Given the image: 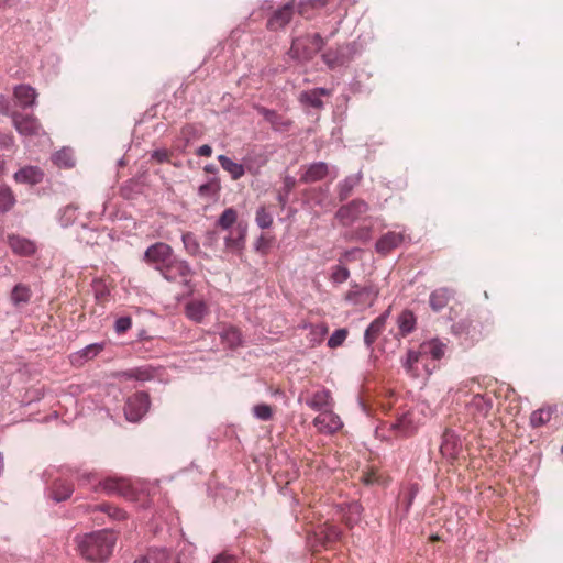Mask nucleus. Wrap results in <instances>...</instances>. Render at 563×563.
<instances>
[{
  "instance_id": "obj_1",
  "label": "nucleus",
  "mask_w": 563,
  "mask_h": 563,
  "mask_svg": "<svg viewBox=\"0 0 563 563\" xmlns=\"http://www.w3.org/2000/svg\"><path fill=\"white\" fill-rule=\"evenodd\" d=\"M77 550L82 559L91 563H104L112 555L117 534L111 529H101L77 536Z\"/></svg>"
},
{
  "instance_id": "obj_2",
  "label": "nucleus",
  "mask_w": 563,
  "mask_h": 563,
  "mask_svg": "<svg viewBox=\"0 0 563 563\" xmlns=\"http://www.w3.org/2000/svg\"><path fill=\"white\" fill-rule=\"evenodd\" d=\"M325 42L319 33L305 34L292 40L287 55L299 63H307L323 48Z\"/></svg>"
},
{
  "instance_id": "obj_3",
  "label": "nucleus",
  "mask_w": 563,
  "mask_h": 563,
  "mask_svg": "<svg viewBox=\"0 0 563 563\" xmlns=\"http://www.w3.org/2000/svg\"><path fill=\"white\" fill-rule=\"evenodd\" d=\"M173 247L165 242H155L144 252L142 261L154 269L159 271L162 275L168 268L174 256Z\"/></svg>"
},
{
  "instance_id": "obj_4",
  "label": "nucleus",
  "mask_w": 563,
  "mask_h": 563,
  "mask_svg": "<svg viewBox=\"0 0 563 563\" xmlns=\"http://www.w3.org/2000/svg\"><path fill=\"white\" fill-rule=\"evenodd\" d=\"M357 53L356 42L339 45L336 48H329L322 54V60L330 68L345 66L351 63Z\"/></svg>"
},
{
  "instance_id": "obj_5",
  "label": "nucleus",
  "mask_w": 563,
  "mask_h": 563,
  "mask_svg": "<svg viewBox=\"0 0 563 563\" xmlns=\"http://www.w3.org/2000/svg\"><path fill=\"white\" fill-rule=\"evenodd\" d=\"M150 395L146 391H136L128 397L124 405V416L130 422H139L148 411Z\"/></svg>"
},
{
  "instance_id": "obj_6",
  "label": "nucleus",
  "mask_w": 563,
  "mask_h": 563,
  "mask_svg": "<svg viewBox=\"0 0 563 563\" xmlns=\"http://www.w3.org/2000/svg\"><path fill=\"white\" fill-rule=\"evenodd\" d=\"M296 14V0H290L272 11L266 21V30L279 32L286 29Z\"/></svg>"
},
{
  "instance_id": "obj_7",
  "label": "nucleus",
  "mask_w": 563,
  "mask_h": 563,
  "mask_svg": "<svg viewBox=\"0 0 563 563\" xmlns=\"http://www.w3.org/2000/svg\"><path fill=\"white\" fill-rule=\"evenodd\" d=\"M379 295V289L372 283L363 287L352 284L351 289L345 294V300L355 306L366 305L372 307Z\"/></svg>"
},
{
  "instance_id": "obj_8",
  "label": "nucleus",
  "mask_w": 563,
  "mask_h": 563,
  "mask_svg": "<svg viewBox=\"0 0 563 563\" xmlns=\"http://www.w3.org/2000/svg\"><path fill=\"white\" fill-rule=\"evenodd\" d=\"M11 119L18 133L23 136H37L42 131V124L33 114H24L13 111L11 113Z\"/></svg>"
},
{
  "instance_id": "obj_9",
  "label": "nucleus",
  "mask_w": 563,
  "mask_h": 563,
  "mask_svg": "<svg viewBox=\"0 0 563 563\" xmlns=\"http://www.w3.org/2000/svg\"><path fill=\"white\" fill-rule=\"evenodd\" d=\"M95 492H104L108 495H118L126 499L134 498V489L122 478L108 477L100 481L93 488Z\"/></svg>"
},
{
  "instance_id": "obj_10",
  "label": "nucleus",
  "mask_w": 563,
  "mask_h": 563,
  "mask_svg": "<svg viewBox=\"0 0 563 563\" xmlns=\"http://www.w3.org/2000/svg\"><path fill=\"white\" fill-rule=\"evenodd\" d=\"M368 210V203L363 199H353L346 205L341 206L336 212L335 218L343 224H350L357 220L363 213Z\"/></svg>"
},
{
  "instance_id": "obj_11",
  "label": "nucleus",
  "mask_w": 563,
  "mask_h": 563,
  "mask_svg": "<svg viewBox=\"0 0 563 563\" xmlns=\"http://www.w3.org/2000/svg\"><path fill=\"white\" fill-rule=\"evenodd\" d=\"M462 451V441L460 437L451 429H445L442 434L440 452L443 457L453 462L459 457Z\"/></svg>"
},
{
  "instance_id": "obj_12",
  "label": "nucleus",
  "mask_w": 563,
  "mask_h": 563,
  "mask_svg": "<svg viewBox=\"0 0 563 563\" xmlns=\"http://www.w3.org/2000/svg\"><path fill=\"white\" fill-rule=\"evenodd\" d=\"M331 95V91L323 87H318L309 90H302L298 96L299 103L305 109H316V110H322L324 108V102L321 99V97H329Z\"/></svg>"
},
{
  "instance_id": "obj_13",
  "label": "nucleus",
  "mask_w": 563,
  "mask_h": 563,
  "mask_svg": "<svg viewBox=\"0 0 563 563\" xmlns=\"http://www.w3.org/2000/svg\"><path fill=\"white\" fill-rule=\"evenodd\" d=\"M255 110L276 132H288L292 126V121L290 119L285 118L273 109H268L263 106H255Z\"/></svg>"
},
{
  "instance_id": "obj_14",
  "label": "nucleus",
  "mask_w": 563,
  "mask_h": 563,
  "mask_svg": "<svg viewBox=\"0 0 563 563\" xmlns=\"http://www.w3.org/2000/svg\"><path fill=\"white\" fill-rule=\"evenodd\" d=\"M246 233L247 223L243 221L238 222L234 231L224 238L225 247L232 252L242 253L245 249Z\"/></svg>"
},
{
  "instance_id": "obj_15",
  "label": "nucleus",
  "mask_w": 563,
  "mask_h": 563,
  "mask_svg": "<svg viewBox=\"0 0 563 563\" xmlns=\"http://www.w3.org/2000/svg\"><path fill=\"white\" fill-rule=\"evenodd\" d=\"M195 274L190 264L183 258H178L176 255L173 256L172 263L168 264V268L165 269L163 277L167 282H176L177 276L190 277Z\"/></svg>"
},
{
  "instance_id": "obj_16",
  "label": "nucleus",
  "mask_w": 563,
  "mask_h": 563,
  "mask_svg": "<svg viewBox=\"0 0 563 563\" xmlns=\"http://www.w3.org/2000/svg\"><path fill=\"white\" fill-rule=\"evenodd\" d=\"M13 178L20 184L37 185L43 181L44 172L38 166L27 165L16 170Z\"/></svg>"
},
{
  "instance_id": "obj_17",
  "label": "nucleus",
  "mask_w": 563,
  "mask_h": 563,
  "mask_svg": "<svg viewBox=\"0 0 563 563\" xmlns=\"http://www.w3.org/2000/svg\"><path fill=\"white\" fill-rule=\"evenodd\" d=\"M8 243L12 252L20 256H31L36 252V245L33 241L18 234H9Z\"/></svg>"
},
{
  "instance_id": "obj_18",
  "label": "nucleus",
  "mask_w": 563,
  "mask_h": 563,
  "mask_svg": "<svg viewBox=\"0 0 563 563\" xmlns=\"http://www.w3.org/2000/svg\"><path fill=\"white\" fill-rule=\"evenodd\" d=\"M106 347V342H97L85 346L78 352L70 355V362L73 365L81 366L89 360L95 358Z\"/></svg>"
},
{
  "instance_id": "obj_19",
  "label": "nucleus",
  "mask_w": 563,
  "mask_h": 563,
  "mask_svg": "<svg viewBox=\"0 0 563 563\" xmlns=\"http://www.w3.org/2000/svg\"><path fill=\"white\" fill-rule=\"evenodd\" d=\"M404 236L400 233H396L394 231H389L383 234L377 242L375 243V251L383 256H386L394 249L400 245Z\"/></svg>"
},
{
  "instance_id": "obj_20",
  "label": "nucleus",
  "mask_w": 563,
  "mask_h": 563,
  "mask_svg": "<svg viewBox=\"0 0 563 563\" xmlns=\"http://www.w3.org/2000/svg\"><path fill=\"white\" fill-rule=\"evenodd\" d=\"M391 429L397 432L400 437H410L416 433L418 426L415 422L413 413L407 411L396 419L391 423Z\"/></svg>"
},
{
  "instance_id": "obj_21",
  "label": "nucleus",
  "mask_w": 563,
  "mask_h": 563,
  "mask_svg": "<svg viewBox=\"0 0 563 563\" xmlns=\"http://www.w3.org/2000/svg\"><path fill=\"white\" fill-rule=\"evenodd\" d=\"M329 174V167L325 162H316L308 166L301 175L300 181L311 184L324 179Z\"/></svg>"
},
{
  "instance_id": "obj_22",
  "label": "nucleus",
  "mask_w": 563,
  "mask_h": 563,
  "mask_svg": "<svg viewBox=\"0 0 563 563\" xmlns=\"http://www.w3.org/2000/svg\"><path fill=\"white\" fill-rule=\"evenodd\" d=\"M74 493V485L64 479H55L49 488L48 497L55 503H62L70 498Z\"/></svg>"
},
{
  "instance_id": "obj_23",
  "label": "nucleus",
  "mask_w": 563,
  "mask_h": 563,
  "mask_svg": "<svg viewBox=\"0 0 563 563\" xmlns=\"http://www.w3.org/2000/svg\"><path fill=\"white\" fill-rule=\"evenodd\" d=\"M13 96L22 108H29L35 104L37 92L30 85H18L14 87Z\"/></svg>"
},
{
  "instance_id": "obj_24",
  "label": "nucleus",
  "mask_w": 563,
  "mask_h": 563,
  "mask_svg": "<svg viewBox=\"0 0 563 563\" xmlns=\"http://www.w3.org/2000/svg\"><path fill=\"white\" fill-rule=\"evenodd\" d=\"M117 376L126 380L135 379L140 382H146L154 378L155 368L152 366H141L128 371H122L118 373Z\"/></svg>"
},
{
  "instance_id": "obj_25",
  "label": "nucleus",
  "mask_w": 563,
  "mask_h": 563,
  "mask_svg": "<svg viewBox=\"0 0 563 563\" xmlns=\"http://www.w3.org/2000/svg\"><path fill=\"white\" fill-rule=\"evenodd\" d=\"M362 174L346 176L338 185V198L341 202L345 201L353 192L354 188L361 183Z\"/></svg>"
},
{
  "instance_id": "obj_26",
  "label": "nucleus",
  "mask_w": 563,
  "mask_h": 563,
  "mask_svg": "<svg viewBox=\"0 0 563 563\" xmlns=\"http://www.w3.org/2000/svg\"><path fill=\"white\" fill-rule=\"evenodd\" d=\"M399 335L405 338L412 333L416 329L417 318L413 311L405 309L397 318Z\"/></svg>"
},
{
  "instance_id": "obj_27",
  "label": "nucleus",
  "mask_w": 563,
  "mask_h": 563,
  "mask_svg": "<svg viewBox=\"0 0 563 563\" xmlns=\"http://www.w3.org/2000/svg\"><path fill=\"white\" fill-rule=\"evenodd\" d=\"M218 162L221 167L231 175L233 180H238L245 174V167L243 164L236 163L224 154L218 156Z\"/></svg>"
},
{
  "instance_id": "obj_28",
  "label": "nucleus",
  "mask_w": 563,
  "mask_h": 563,
  "mask_svg": "<svg viewBox=\"0 0 563 563\" xmlns=\"http://www.w3.org/2000/svg\"><path fill=\"white\" fill-rule=\"evenodd\" d=\"M331 393L328 389L316 391L311 399L306 400L308 407L316 411H328L330 409Z\"/></svg>"
},
{
  "instance_id": "obj_29",
  "label": "nucleus",
  "mask_w": 563,
  "mask_h": 563,
  "mask_svg": "<svg viewBox=\"0 0 563 563\" xmlns=\"http://www.w3.org/2000/svg\"><path fill=\"white\" fill-rule=\"evenodd\" d=\"M221 180L219 177L213 176L208 179L205 184L198 187V195L201 198L217 199L221 191Z\"/></svg>"
},
{
  "instance_id": "obj_30",
  "label": "nucleus",
  "mask_w": 563,
  "mask_h": 563,
  "mask_svg": "<svg viewBox=\"0 0 563 563\" xmlns=\"http://www.w3.org/2000/svg\"><path fill=\"white\" fill-rule=\"evenodd\" d=\"M444 351L445 344L437 338L420 344V353L422 355H430L433 360L437 361L444 356Z\"/></svg>"
},
{
  "instance_id": "obj_31",
  "label": "nucleus",
  "mask_w": 563,
  "mask_h": 563,
  "mask_svg": "<svg viewBox=\"0 0 563 563\" xmlns=\"http://www.w3.org/2000/svg\"><path fill=\"white\" fill-rule=\"evenodd\" d=\"M220 339L229 349L234 350L243 343L242 333L236 327H229L220 332Z\"/></svg>"
},
{
  "instance_id": "obj_32",
  "label": "nucleus",
  "mask_w": 563,
  "mask_h": 563,
  "mask_svg": "<svg viewBox=\"0 0 563 563\" xmlns=\"http://www.w3.org/2000/svg\"><path fill=\"white\" fill-rule=\"evenodd\" d=\"M32 291L27 285L16 284L10 295L13 306L20 307L31 300Z\"/></svg>"
},
{
  "instance_id": "obj_33",
  "label": "nucleus",
  "mask_w": 563,
  "mask_h": 563,
  "mask_svg": "<svg viewBox=\"0 0 563 563\" xmlns=\"http://www.w3.org/2000/svg\"><path fill=\"white\" fill-rule=\"evenodd\" d=\"M142 184L137 179L131 178L120 187V196L125 200H134L142 194Z\"/></svg>"
},
{
  "instance_id": "obj_34",
  "label": "nucleus",
  "mask_w": 563,
  "mask_h": 563,
  "mask_svg": "<svg viewBox=\"0 0 563 563\" xmlns=\"http://www.w3.org/2000/svg\"><path fill=\"white\" fill-rule=\"evenodd\" d=\"M384 329L385 327L375 320H373L371 324L366 328L364 332V344L368 351L373 352L374 343L377 340V338L382 334Z\"/></svg>"
},
{
  "instance_id": "obj_35",
  "label": "nucleus",
  "mask_w": 563,
  "mask_h": 563,
  "mask_svg": "<svg viewBox=\"0 0 563 563\" xmlns=\"http://www.w3.org/2000/svg\"><path fill=\"white\" fill-rule=\"evenodd\" d=\"M181 241L185 250L192 256L200 255L203 258H209L207 253L200 251V244L197 241L195 234L192 232H185L181 235Z\"/></svg>"
},
{
  "instance_id": "obj_36",
  "label": "nucleus",
  "mask_w": 563,
  "mask_h": 563,
  "mask_svg": "<svg viewBox=\"0 0 563 563\" xmlns=\"http://www.w3.org/2000/svg\"><path fill=\"white\" fill-rule=\"evenodd\" d=\"M449 302L448 289L433 290L429 297V305L434 312H440Z\"/></svg>"
},
{
  "instance_id": "obj_37",
  "label": "nucleus",
  "mask_w": 563,
  "mask_h": 563,
  "mask_svg": "<svg viewBox=\"0 0 563 563\" xmlns=\"http://www.w3.org/2000/svg\"><path fill=\"white\" fill-rule=\"evenodd\" d=\"M52 161L56 166L63 168H71L75 166L73 152L68 147H63L62 150L55 152L52 156Z\"/></svg>"
},
{
  "instance_id": "obj_38",
  "label": "nucleus",
  "mask_w": 563,
  "mask_h": 563,
  "mask_svg": "<svg viewBox=\"0 0 563 563\" xmlns=\"http://www.w3.org/2000/svg\"><path fill=\"white\" fill-rule=\"evenodd\" d=\"M451 331L456 336L473 338L475 327L472 319L463 318L452 324Z\"/></svg>"
},
{
  "instance_id": "obj_39",
  "label": "nucleus",
  "mask_w": 563,
  "mask_h": 563,
  "mask_svg": "<svg viewBox=\"0 0 563 563\" xmlns=\"http://www.w3.org/2000/svg\"><path fill=\"white\" fill-rule=\"evenodd\" d=\"M186 316L195 321L201 322L207 313V306L203 301H191L186 305Z\"/></svg>"
},
{
  "instance_id": "obj_40",
  "label": "nucleus",
  "mask_w": 563,
  "mask_h": 563,
  "mask_svg": "<svg viewBox=\"0 0 563 563\" xmlns=\"http://www.w3.org/2000/svg\"><path fill=\"white\" fill-rule=\"evenodd\" d=\"M419 490L420 486L418 483H410L408 487L402 492L400 504L405 516L409 512L411 505L416 496L418 495Z\"/></svg>"
},
{
  "instance_id": "obj_41",
  "label": "nucleus",
  "mask_w": 563,
  "mask_h": 563,
  "mask_svg": "<svg viewBox=\"0 0 563 563\" xmlns=\"http://www.w3.org/2000/svg\"><path fill=\"white\" fill-rule=\"evenodd\" d=\"M15 205V197L11 188L0 185V213H7Z\"/></svg>"
},
{
  "instance_id": "obj_42",
  "label": "nucleus",
  "mask_w": 563,
  "mask_h": 563,
  "mask_svg": "<svg viewBox=\"0 0 563 563\" xmlns=\"http://www.w3.org/2000/svg\"><path fill=\"white\" fill-rule=\"evenodd\" d=\"M238 221V211L234 208H227L216 221V225L222 230H229Z\"/></svg>"
},
{
  "instance_id": "obj_43",
  "label": "nucleus",
  "mask_w": 563,
  "mask_h": 563,
  "mask_svg": "<svg viewBox=\"0 0 563 563\" xmlns=\"http://www.w3.org/2000/svg\"><path fill=\"white\" fill-rule=\"evenodd\" d=\"M363 512V506L358 501L351 503L347 506V512L344 515V522L352 528L360 522Z\"/></svg>"
},
{
  "instance_id": "obj_44",
  "label": "nucleus",
  "mask_w": 563,
  "mask_h": 563,
  "mask_svg": "<svg viewBox=\"0 0 563 563\" xmlns=\"http://www.w3.org/2000/svg\"><path fill=\"white\" fill-rule=\"evenodd\" d=\"M145 558L148 559V563H168L172 554L166 548H154L148 550Z\"/></svg>"
},
{
  "instance_id": "obj_45",
  "label": "nucleus",
  "mask_w": 563,
  "mask_h": 563,
  "mask_svg": "<svg viewBox=\"0 0 563 563\" xmlns=\"http://www.w3.org/2000/svg\"><path fill=\"white\" fill-rule=\"evenodd\" d=\"M472 405L478 413L486 417L493 408V400L485 395L477 394L474 396Z\"/></svg>"
},
{
  "instance_id": "obj_46",
  "label": "nucleus",
  "mask_w": 563,
  "mask_h": 563,
  "mask_svg": "<svg viewBox=\"0 0 563 563\" xmlns=\"http://www.w3.org/2000/svg\"><path fill=\"white\" fill-rule=\"evenodd\" d=\"M552 412H553L552 408L538 409V410L532 411V413L530 416V424L533 428H539L541 426H544L545 423H548L550 421Z\"/></svg>"
},
{
  "instance_id": "obj_47",
  "label": "nucleus",
  "mask_w": 563,
  "mask_h": 563,
  "mask_svg": "<svg viewBox=\"0 0 563 563\" xmlns=\"http://www.w3.org/2000/svg\"><path fill=\"white\" fill-rule=\"evenodd\" d=\"M96 509L108 514L110 518L118 521L124 520L126 518V512L123 509L108 503L97 505Z\"/></svg>"
},
{
  "instance_id": "obj_48",
  "label": "nucleus",
  "mask_w": 563,
  "mask_h": 563,
  "mask_svg": "<svg viewBox=\"0 0 563 563\" xmlns=\"http://www.w3.org/2000/svg\"><path fill=\"white\" fill-rule=\"evenodd\" d=\"M255 222L260 229H268L273 224V216L264 205L260 206L255 213Z\"/></svg>"
},
{
  "instance_id": "obj_49",
  "label": "nucleus",
  "mask_w": 563,
  "mask_h": 563,
  "mask_svg": "<svg viewBox=\"0 0 563 563\" xmlns=\"http://www.w3.org/2000/svg\"><path fill=\"white\" fill-rule=\"evenodd\" d=\"M273 240L274 238H267L261 234L254 242V251L263 256L267 255L272 247Z\"/></svg>"
},
{
  "instance_id": "obj_50",
  "label": "nucleus",
  "mask_w": 563,
  "mask_h": 563,
  "mask_svg": "<svg viewBox=\"0 0 563 563\" xmlns=\"http://www.w3.org/2000/svg\"><path fill=\"white\" fill-rule=\"evenodd\" d=\"M181 135L188 144L191 140L199 139L202 135L201 126L187 123L181 128Z\"/></svg>"
},
{
  "instance_id": "obj_51",
  "label": "nucleus",
  "mask_w": 563,
  "mask_h": 563,
  "mask_svg": "<svg viewBox=\"0 0 563 563\" xmlns=\"http://www.w3.org/2000/svg\"><path fill=\"white\" fill-rule=\"evenodd\" d=\"M347 334H349L347 329H345V328L336 329L328 339V343H327L328 346L330 349H335V347L341 346L343 344V342L345 341Z\"/></svg>"
},
{
  "instance_id": "obj_52",
  "label": "nucleus",
  "mask_w": 563,
  "mask_h": 563,
  "mask_svg": "<svg viewBox=\"0 0 563 563\" xmlns=\"http://www.w3.org/2000/svg\"><path fill=\"white\" fill-rule=\"evenodd\" d=\"M253 413L257 419L268 421L273 417V408L267 404H258L253 407Z\"/></svg>"
},
{
  "instance_id": "obj_53",
  "label": "nucleus",
  "mask_w": 563,
  "mask_h": 563,
  "mask_svg": "<svg viewBox=\"0 0 563 563\" xmlns=\"http://www.w3.org/2000/svg\"><path fill=\"white\" fill-rule=\"evenodd\" d=\"M331 279L335 284H342L346 282L350 277V271L346 266L335 265L332 268Z\"/></svg>"
},
{
  "instance_id": "obj_54",
  "label": "nucleus",
  "mask_w": 563,
  "mask_h": 563,
  "mask_svg": "<svg viewBox=\"0 0 563 563\" xmlns=\"http://www.w3.org/2000/svg\"><path fill=\"white\" fill-rule=\"evenodd\" d=\"M422 354L420 353V350L419 351H415V350H411L409 349L407 351V356L406 358L402 361V366L407 371V372H410L413 367V364L417 363L419 361V357L421 356Z\"/></svg>"
},
{
  "instance_id": "obj_55",
  "label": "nucleus",
  "mask_w": 563,
  "mask_h": 563,
  "mask_svg": "<svg viewBox=\"0 0 563 563\" xmlns=\"http://www.w3.org/2000/svg\"><path fill=\"white\" fill-rule=\"evenodd\" d=\"M132 325V318L130 316H123L115 320L114 330L118 334L125 333Z\"/></svg>"
},
{
  "instance_id": "obj_56",
  "label": "nucleus",
  "mask_w": 563,
  "mask_h": 563,
  "mask_svg": "<svg viewBox=\"0 0 563 563\" xmlns=\"http://www.w3.org/2000/svg\"><path fill=\"white\" fill-rule=\"evenodd\" d=\"M219 240V233L216 230H208L205 233L202 245L208 249H213Z\"/></svg>"
},
{
  "instance_id": "obj_57",
  "label": "nucleus",
  "mask_w": 563,
  "mask_h": 563,
  "mask_svg": "<svg viewBox=\"0 0 563 563\" xmlns=\"http://www.w3.org/2000/svg\"><path fill=\"white\" fill-rule=\"evenodd\" d=\"M312 11L313 9H311L310 5L306 3V1L300 0L299 2H296V13H298L300 16L305 19H311L313 15Z\"/></svg>"
},
{
  "instance_id": "obj_58",
  "label": "nucleus",
  "mask_w": 563,
  "mask_h": 563,
  "mask_svg": "<svg viewBox=\"0 0 563 563\" xmlns=\"http://www.w3.org/2000/svg\"><path fill=\"white\" fill-rule=\"evenodd\" d=\"M324 533H325V540L328 542H334V541L339 540L342 536L341 529L336 526L327 527L324 530Z\"/></svg>"
},
{
  "instance_id": "obj_59",
  "label": "nucleus",
  "mask_w": 563,
  "mask_h": 563,
  "mask_svg": "<svg viewBox=\"0 0 563 563\" xmlns=\"http://www.w3.org/2000/svg\"><path fill=\"white\" fill-rule=\"evenodd\" d=\"M151 158L161 164L168 162V158H169L168 151L166 148L154 150L151 154Z\"/></svg>"
},
{
  "instance_id": "obj_60",
  "label": "nucleus",
  "mask_w": 563,
  "mask_h": 563,
  "mask_svg": "<svg viewBox=\"0 0 563 563\" xmlns=\"http://www.w3.org/2000/svg\"><path fill=\"white\" fill-rule=\"evenodd\" d=\"M296 179L295 177L290 176V175H286L284 177V186H283V190L286 192V194H290L294 188L296 187Z\"/></svg>"
},
{
  "instance_id": "obj_61",
  "label": "nucleus",
  "mask_w": 563,
  "mask_h": 563,
  "mask_svg": "<svg viewBox=\"0 0 563 563\" xmlns=\"http://www.w3.org/2000/svg\"><path fill=\"white\" fill-rule=\"evenodd\" d=\"M0 113L8 115L10 113V101L7 96L0 93Z\"/></svg>"
},
{
  "instance_id": "obj_62",
  "label": "nucleus",
  "mask_w": 563,
  "mask_h": 563,
  "mask_svg": "<svg viewBox=\"0 0 563 563\" xmlns=\"http://www.w3.org/2000/svg\"><path fill=\"white\" fill-rule=\"evenodd\" d=\"M212 563H235V558L233 555L221 553L214 558Z\"/></svg>"
},
{
  "instance_id": "obj_63",
  "label": "nucleus",
  "mask_w": 563,
  "mask_h": 563,
  "mask_svg": "<svg viewBox=\"0 0 563 563\" xmlns=\"http://www.w3.org/2000/svg\"><path fill=\"white\" fill-rule=\"evenodd\" d=\"M14 137L11 134H3L0 136V146L9 148L13 146Z\"/></svg>"
},
{
  "instance_id": "obj_64",
  "label": "nucleus",
  "mask_w": 563,
  "mask_h": 563,
  "mask_svg": "<svg viewBox=\"0 0 563 563\" xmlns=\"http://www.w3.org/2000/svg\"><path fill=\"white\" fill-rule=\"evenodd\" d=\"M356 239L363 241V242H366L369 240L371 238V231H369V228H360L356 233Z\"/></svg>"
}]
</instances>
